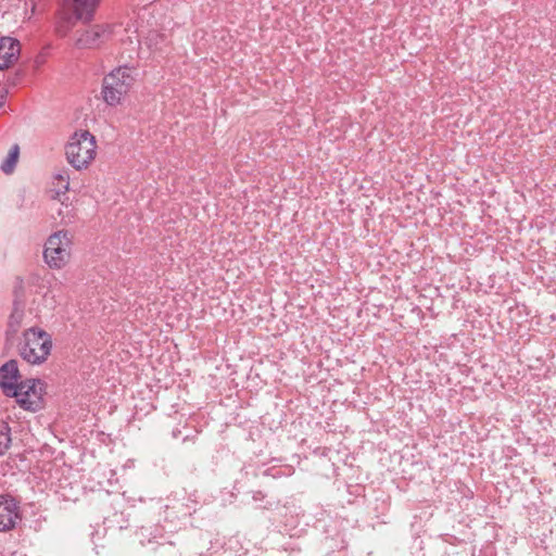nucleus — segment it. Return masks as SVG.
I'll return each mask as SVG.
<instances>
[{"label":"nucleus","mask_w":556,"mask_h":556,"mask_svg":"<svg viewBox=\"0 0 556 556\" xmlns=\"http://www.w3.org/2000/svg\"><path fill=\"white\" fill-rule=\"evenodd\" d=\"M20 155V147L18 144H13L9 151V154L2 162L0 168L4 174H11L15 169L17 160Z\"/></svg>","instance_id":"11"},{"label":"nucleus","mask_w":556,"mask_h":556,"mask_svg":"<svg viewBox=\"0 0 556 556\" xmlns=\"http://www.w3.org/2000/svg\"><path fill=\"white\" fill-rule=\"evenodd\" d=\"M136 80V70L129 66H118L104 76L101 94L103 101L111 106L118 105L129 92Z\"/></svg>","instance_id":"2"},{"label":"nucleus","mask_w":556,"mask_h":556,"mask_svg":"<svg viewBox=\"0 0 556 556\" xmlns=\"http://www.w3.org/2000/svg\"><path fill=\"white\" fill-rule=\"evenodd\" d=\"M4 103H5V97L0 96V109L4 105Z\"/></svg>","instance_id":"17"},{"label":"nucleus","mask_w":556,"mask_h":556,"mask_svg":"<svg viewBox=\"0 0 556 556\" xmlns=\"http://www.w3.org/2000/svg\"><path fill=\"white\" fill-rule=\"evenodd\" d=\"M157 39L163 40V35H160V34H157L155 31L150 33L149 36L147 37V40L149 41V47H151V42L153 40H155V42H156Z\"/></svg>","instance_id":"15"},{"label":"nucleus","mask_w":556,"mask_h":556,"mask_svg":"<svg viewBox=\"0 0 556 556\" xmlns=\"http://www.w3.org/2000/svg\"><path fill=\"white\" fill-rule=\"evenodd\" d=\"M54 185L58 187V193L66 192L70 189V174L67 170H61L53 177Z\"/></svg>","instance_id":"13"},{"label":"nucleus","mask_w":556,"mask_h":556,"mask_svg":"<svg viewBox=\"0 0 556 556\" xmlns=\"http://www.w3.org/2000/svg\"><path fill=\"white\" fill-rule=\"evenodd\" d=\"M12 444L11 428L8 422L0 421V456H3Z\"/></svg>","instance_id":"12"},{"label":"nucleus","mask_w":556,"mask_h":556,"mask_svg":"<svg viewBox=\"0 0 556 556\" xmlns=\"http://www.w3.org/2000/svg\"><path fill=\"white\" fill-rule=\"evenodd\" d=\"M45 383L40 379H27L17 386L15 397L20 407L28 412H38L43 406Z\"/></svg>","instance_id":"5"},{"label":"nucleus","mask_w":556,"mask_h":556,"mask_svg":"<svg viewBox=\"0 0 556 556\" xmlns=\"http://www.w3.org/2000/svg\"><path fill=\"white\" fill-rule=\"evenodd\" d=\"M20 519L18 506L9 495L0 496V532L13 529Z\"/></svg>","instance_id":"8"},{"label":"nucleus","mask_w":556,"mask_h":556,"mask_svg":"<svg viewBox=\"0 0 556 556\" xmlns=\"http://www.w3.org/2000/svg\"><path fill=\"white\" fill-rule=\"evenodd\" d=\"M53 348L52 337L39 327H30L22 334L18 353L22 359L30 365L43 364Z\"/></svg>","instance_id":"1"},{"label":"nucleus","mask_w":556,"mask_h":556,"mask_svg":"<svg viewBox=\"0 0 556 556\" xmlns=\"http://www.w3.org/2000/svg\"><path fill=\"white\" fill-rule=\"evenodd\" d=\"M94 136L88 130L75 132L65 147L67 162L76 169H86L97 153Z\"/></svg>","instance_id":"3"},{"label":"nucleus","mask_w":556,"mask_h":556,"mask_svg":"<svg viewBox=\"0 0 556 556\" xmlns=\"http://www.w3.org/2000/svg\"><path fill=\"white\" fill-rule=\"evenodd\" d=\"M20 42L12 37L0 38V70L10 67L18 58Z\"/></svg>","instance_id":"9"},{"label":"nucleus","mask_w":556,"mask_h":556,"mask_svg":"<svg viewBox=\"0 0 556 556\" xmlns=\"http://www.w3.org/2000/svg\"><path fill=\"white\" fill-rule=\"evenodd\" d=\"M100 0H73V11L78 20L90 22Z\"/></svg>","instance_id":"10"},{"label":"nucleus","mask_w":556,"mask_h":556,"mask_svg":"<svg viewBox=\"0 0 556 556\" xmlns=\"http://www.w3.org/2000/svg\"><path fill=\"white\" fill-rule=\"evenodd\" d=\"M179 434H180V430H178V429H174L173 430V437L174 438H178Z\"/></svg>","instance_id":"18"},{"label":"nucleus","mask_w":556,"mask_h":556,"mask_svg":"<svg viewBox=\"0 0 556 556\" xmlns=\"http://www.w3.org/2000/svg\"><path fill=\"white\" fill-rule=\"evenodd\" d=\"M265 498V495L261 491H256L253 493V500L255 502L263 501Z\"/></svg>","instance_id":"16"},{"label":"nucleus","mask_w":556,"mask_h":556,"mask_svg":"<svg viewBox=\"0 0 556 556\" xmlns=\"http://www.w3.org/2000/svg\"><path fill=\"white\" fill-rule=\"evenodd\" d=\"M24 315V306L16 299L14 300L13 312L10 315V326L12 328L17 327Z\"/></svg>","instance_id":"14"},{"label":"nucleus","mask_w":556,"mask_h":556,"mask_svg":"<svg viewBox=\"0 0 556 556\" xmlns=\"http://www.w3.org/2000/svg\"><path fill=\"white\" fill-rule=\"evenodd\" d=\"M72 238L68 230H58L48 237L42 255L45 263L51 269H61L70 262L73 244Z\"/></svg>","instance_id":"4"},{"label":"nucleus","mask_w":556,"mask_h":556,"mask_svg":"<svg viewBox=\"0 0 556 556\" xmlns=\"http://www.w3.org/2000/svg\"><path fill=\"white\" fill-rule=\"evenodd\" d=\"M111 35L109 25H93L84 30L76 39V46L80 49H92L99 47Z\"/></svg>","instance_id":"7"},{"label":"nucleus","mask_w":556,"mask_h":556,"mask_svg":"<svg viewBox=\"0 0 556 556\" xmlns=\"http://www.w3.org/2000/svg\"><path fill=\"white\" fill-rule=\"evenodd\" d=\"M20 379L17 361L10 359L0 367V389L4 395H16Z\"/></svg>","instance_id":"6"}]
</instances>
